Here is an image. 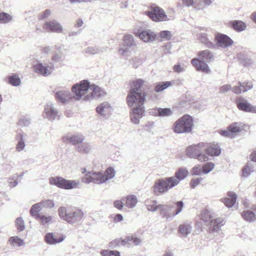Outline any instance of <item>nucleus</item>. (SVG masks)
<instances>
[{
    "label": "nucleus",
    "instance_id": "obj_1",
    "mask_svg": "<svg viewBox=\"0 0 256 256\" xmlns=\"http://www.w3.org/2000/svg\"><path fill=\"white\" fill-rule=\"evenodd\" d=\"M188 174V172L186 170L180 168L175 172L174 176L156 180L153 186L154 194L160 196L168 192L170 190L186 178Z\"/></svg>",
    "mask_w": 256,
    "mask_h": 256
},
{
    "label": "nucleus",
    "instance_id": "obj_2",
    "mask_svg": "<svg viewBox=\"0 0 256 256\" xmlns=\"http://www.w3.org/2000/svg\"><path fill=\"white\" fill-rule=\"evenodd\" d=\"M146 94L142 92H129L127 96L128 105L133 107L130 112V120L134 124H138L144 114V102Z\"/></svg>",
    "mask_w": 256,
    "mask_h": 256
},
{
    "label": "nucleus",
    "instance_id": "obj_3",
    "mask_svg": "<svg viewBox=\"0 0 256 256\" xmlns=\"http://www.w3.org/2000/svg\"><path fill=\"white\" fill-rule=\"evenodd\" d=\"M106 94L104 88L95 84L90 85L87 80L81 81V100L91 101L94 98L104 97Z\"/></svg>",
    "mask_w": 256,
    "mask_h": 256
},
{
    "label": "nucleus",
    "instance_id": "obj_4",
    "mask_svg": "<svg viewBox=\"0 0 256 256\" xmlns=\"http://www.w3.org/2000/svg\"><path fill=\"white\" fill-rule=\"evenodd\" d=\"M86 175V177L82 178L83 182L89 184L90 182H93L97 184H102L113 178L115 176L116 171L112 168L109 167L106 169L104 172H101L93 173L89 172Z\"/></svg>",
    "mask_w": 256,
    "mask_h": 256
},
{
    "label": "nucleus",
    "instance_id": "obj_5",
    "mask_svg": "<svg viewBox=\"0 0 256 256\" xmlns=\"http://www.w3.org/2000/svg\"><path fill=\"white\" fill-rule=\"evenodd\" d=\"M55 96L60 103L68 104L74 100H80V84L77 83L72 88V92L66 90H59Z\"/></svg>",
    "mask_w": 256,
    "mask_h": 256
},
{
    "label": "nucleus",
    "instance_id": "obj_6",
    "mask_svg": "<svg viewBox=\"0 0 256 256\" xmlns=\"http://www.w3.org/2000/svg\"><path fill=\"white\" fill-rule=\"evenodd\" d=\"M193 122L191 116L185 114L174 122V130L176 134L190 132L194 126Z\"/></svg>",
    "mask_w": 256,
    "mask_h": 256
},
{
    "label": "nucleus",
    "instance_id": "obj_7",
    "mask_svg": "<svg viewBox=\"0 0 256 256\" xmlns=\"http://www.w3.org/2000/svg\"><path fill=\"white\" fill-rule=\"evenodd\" d=\"M145 14L156 22L168 21L173 19L172 16L168 17L162 8L155 4L152 5L150 10L146 12Z\"/></svg>",
    "mask_w": 256,
    "mask_h": 256
},
{
    "label": "nucleus",
    "instance_id": "obj_8",
    "mask_svg": "<svg viewBox=\"0 0 256 256\" xmlns=\"http://www.w3.org/2000/svg\"><path fill=\"white\" fill-rule=\"evenodd\" d=\"M50 182L51 184L56 186L59 188L66 190H70L76 188L78 185V182L76 180H66L60 176L50 178Z\"/></svg>",
    "mask_w": 256,
    "mask_h": 256
},
{
    "label": "nucleus",
    "instance_id": "obj_9",
    "mask_svg": "<svg viewBox=\"0 0 256 256\" xmlns=\"http://www.w3.org/2000/svg\"><path fill=\"white\" fill-rule=\"evenodd\" d=\"M124 44L122 48L118 50L120 54L122 56H127L131 50L130 49L136 45L132 35L126 34L123 38Z\"/></svg>",
    "mask_w": 256,
    "mask_h": 256
},
{
    "label": "nucleus",
    "instance_id": "obj_10",
    "mask_svg": "<svg viewBox=\"0 0 256 256\" xmlns=\"http://www.w3.org/2000/svg\"><path fill=\"white\" fill-rule=\"evenodd\" d=\"M33 69L35 72L44 76H50L54 70V66L52 64H43L40 62H34Z\"/></svg>",
    "mask_w": 256,
    "mask_h": 256
},
{
    "label": "nucleus",
    "instance_id": "obj_11",
    "mask_svg": "<svg viewBox=\"0 0 256 256\" xmlns=\"http://www.w3.org/2000/svg\"><path fill=\"white\" fill-rule=\"evenodd\" d=\"M134 34L144 43L152 42L156 40V34L149 29H145L136 32Z\"/></svg>",
    "mask_w": 256,
    "mask_h": 256
},
{
    "label": "nucleus",
    "instance_id": "obj_12",
    "mask_svg": "<svg viewBox=\"0 0 256 256\" xmlns=\"http://www.w3.org/2000/svg\"><path fill=\"white\" fill-rule=\"evenodd\" d=\"M182 4L186 7H192L196 10L202 8L210 6L213 0H180Z\"/></svg>",
    "mask_w": 256,
    "mask_h": 256
},
{
    "label": "nucleus",
    "instance_id": "obj_13",
    "mask_svg": "<svg viewBox=\"0 0 256 256\" xmlns=\"http://www.w3.org/2000/svg\"><path fill=\"white\" fill-rule=\"evenodd\" d=\"M112 110V107L110 103L104 102L98 104L96 108V112L102 118H108L111 115Z\"/></svg>",
    "mask_w": 256,
    "mask_h": 256
},
{
    "label": "nucleus",
    "instance_id": "obj_14",
    "mask_svg": "<svg viewBox=\"0 0 256 256\" xmlns=\"http://www.w3.org/2000/svg\"><path fill=\"white\" fill-rule=\"evenodd\" d=\"M58 116V112L55 106V104L52 102H48L44 106V116L48 120H54Z\"/></svg>",
    "mask_w": 256,
    "mask_h": 256
},
{
    "label": "nucleus",
    "instance_id": "obj_15",
    "mask_svg": "<svg viewBox=\"0 0 256 256\" xmlns=\"http://www.w3.org/2000/svg\"><path fill=\"white\" fill-rule=\"evenodd\" d=\"M206 144L200 142L196 145H192L188 147L186 150V155L191 158H196L198 154L204 150Z\"/></svg>",
    "mask_w": 256,
    "mask_h": 256
},
{
    "label": "nucleus",
    "instance_id": "obj_16",
    "mask_svg": "<svg viewBox=\"0 0 256 256\" xmlns=\"http://www.w3.org/2000/svg\"><path fill=\"white\" fill-rule=\"evenodd\" d=\"M44 242L48 244L54 245L62 242L64 237L54 232H48L44 238Z\"/></svg>",
    "mask_w": 256,
    "mask_h": 256
},
{
    "label": "nucleus",
    "instance_id": "obj_17",
    "mask_svg": "<svg viewBox=\"0 0 256 256\" xmlns=\"http://www.w3.org/2000/svg\"><path fill=\"white\" fill-rule=\"evenodd\" d=\"M44 28L46 30L50 32L61 33L63 30L62 25L54 20L46 22Z\"/></svg>",
    "mask_w": 256,
    "mask_h": 256
},
{
    "label": "nucleus",
    "instance_id": "obj_18",
    "mask_svg": "<svg viewBox=\"0 0 256 256\" xmlns=\"http://www.w3.org/2000/svg\"><path fill=\"white\" fill-rule=\"evenodd\" d=\"M215 38L218 46L224 48L232 46L234 42L230 37L224 34H218Z\"/></svg>",
    "mask_w": 256,
    "mask_h": 256
},
{
    "label": "nucleus",
    "instance_id": "obj_19",
    "mask_svg": "<svg viewBox=\"0 0 256 256\" xmlns=\"http://www.w3.org/2000/svg\"><path fill=\"white\" fill-rule=\"evenodd\" d=\"M224 224L225 221L222 218H218L211 220L208 226L209 232L210 233L218 232Z\"/></svg>",
    "mask_w": 256,
    "mask_h": 256
},
{
    "label": "nucleus",
    "instance_id": "obj_20",
    "mask_svg": "<svg viewBox=\"0 0 256 256\" xmlns=\"http://www.w3.org/2000/svg\"><path fill=\"white\" fill-rule=\"evenodd\" d=\"M192 63L198 71L202 72L206 74L211 72V70L208 64L202 60H200L198 58H195L192 59Z\"/></svg>",
    "mask_w": 256,
    "mask_h": 256
},
{
    "label": "nucleus",
    "instance_id": "obj_21",
    "mask_svg": "<svg viewBox=\"0 0 256 256\" xmlns=\"http://www.w3.org/2000/svg\"><path fill=\"white\" fill-rule=\"evenodd\" d=\"M206 148H204L206 152L211 156H218L221 153V150L218 144L214 143L206 144Z\"/></svg>",
    "mask_w": 256,
    "mask_h": 256
},
{
    "label": "nucleus",
    "instance_id": "obj_22",
    "mask_svg": "<svg viewBox=\"0 0 256 256\" xmlns=\"http://www.w3.org/2000/svg\"><path fill=\"white\" fill-rule=\"evenodd\" d=\"M62 140L66 144H71L76 146L80 142V136L78 134H68L62 137Z\"/></svg>",
    "mask_w": 256,
    "mask_h": 256
},
{
    "label": "nucleus",
    "instance_id": "obj_23",
    "mask_svg": "<svg viewBox=\"0 0 256 256\" xmlns=\"http://www.w3.org/2000/svg\"><path fill=\"white\" fill-rule=\"evenodd\" d=\"M237 106L239 110L246 112L256 113V106H252L250 104L243 100L238 102Z\"/></svg>",
    "mask_w": 256,
    "mask_h": 256
},
{
    "label": "nucleus",
    "instance_id": "obj_24",
    "mask_svg": "<svg viewBox=\"0 0 256 256\" xmlns=\"http://www.w3.org/2000/svg\"><path fill=\"white\" fill-rule=\"evenodd\" d=\"M199 39L200 42L204 44L208 48H214L215 46V44H214L212 40V38L210 36H208L205 32L201 33L199 36Z\"/></svg>",
    "mask_w": 256,
    "mask_h": 256
},
{
    "label": "nucleus",
    "instance_id": "obj_25",
    "mask_svg": "<svg viewBox=\"0 0 256 256\" xmlns=\"http://www.w3.org/2000/svg\"><path fill=\"white\" fill-rule=\"evenodd\" d=\"M80 216V210L78 208H74L66 219V222L70 224H74L78 221Z\"/></svg>",
    "mask_w": 256,
    "mask_h": 256
},
{
    "label": "nucleus",
    "instance_id": "obj_26",
    "mask_svg": "<svg viewBox=\"0 0 256 256\" xmlns=\"http://www.w3.org/2000/svg\"><path fill=\"white\" fill-rule=\"evenodd\" d=\"M26 134L22 132H19L16 135V139L18 140V142L16 146V151L20 152L22 151L25 148L26 144L24 140Z\"/></svg>",
    "mask_w": 256,
    "mask_h": 256
},
{
    "label": "nucleus",
    "instance_id": "obj_27",
    "mask_svg": "<svg viewBox=\"0 0 256 256\" xmlns=\"http://www.w3.org/2000/svg\"><path fill=\"white\" fill-rule=\"evenodd\" d=\"M108 48L107 47H99L98 46H93L87 48L84 52L86 54L90 55H94L100 54L106 52Z\"/></svg>",
    "mask_w": 256,
    "mask_h": 256
},
{
    "label": "nucleus",
    "instance_id": "obj_28",
    "mask_svg": "<svg viewBox=\"0 0 256 256\" xmlns=\"http://www.w3.org/2000/svg\"><path fill=\"white\" fill-rule=\"evenodd\" d=\"M198 58L200 60L204 62H210L214 60V56L208 50H204L199 52Z\"/></svg>",
    "mask_w": 256,
    "mask_h": 256
},
{
    "label": "nucleus",
    "instance_id": "obj_29",
    "mask_svg": "<svg viewBox=\"0 0 256 256\" xmlns=\"http://www.w3.org/2000/svg\"><path fill=\"white\" fill-rule=\"evenodd\" d=\"M125 202V206L129 208L135 207L138 203V199L134 195H128L122 199Z\"/></svg>",
    "mask_w": 256,
    "mask_h": 256
},
{
    "label": "nucleus",
    "instance_id": "obj_30",
    "mask_svg": "<svg viewBox=\"0 0 256 256\" xmlns=\"http://www.w3.org/2000/svg\"><path fill=\"white\" fill-rule=\"evenodd\" d=\"M236 198V195L235 193L229 192L228 197L224 198L222 202L226 206L231 208L235 204Z\"/></svg>",
    "mask_w": 256,
    "mask_h": 256
},
{
    "label": "nucleus",
    "instance_id": "obj_31",
    "mask_svg": "<svg viewBox=\"0 0 256 256\" xmlns=\"http://www.w3.org/2000/svg\"><path fill=\"white\" fill-rule=\"evenodd\" d=\"M144 81L142 79H138L132 81L130 84V89L129 92H140V88L144 85Z\"/></svg>",
    "mask_w": 256,
    "mask_h": 256
},
{
    "label": "nucleus",
    "instance_id": "obj_32",
    "mask_svg": "<svg viewBox=\"0 0 256 256\" xmlns=\"http://www.w3.org/2000/svg\"><path fill=\"white\" fill-rule=\"evenodd\" d=\"M42 209V208L40 202L36 203L32 206L30 210V214L35 219H38L40 215L42 214V213H40Z\"/></svg>",
    "mask_w": 256,
    "mask_h": 256
},
{
    "label": "nucleus",
    "instance_id": "obj_33",
    "mask_svg": "<svg viewBox=\"0 0 256 256\" xmlns=\"http://www.w3.org/2000/svg\"><path fill=\"white\" fill-rule=\"evenodd\" d=\"M192 226L190 224L184 223L179 226L178 231L182 234V236L186 238L191 232Z\"/></svg>",
    "mask_w": 256,
    "mask_h": 256
},
{
    "label": "nucleus",
    "instance_id": "obj_34",
    "mask_svg": "<svg viewBox=\"0 0 256 256\" xmlns=\"http://www.w3.org/2000/svg\"><path fill=\"white\" fill-rule=\"evenodd\" d=\"M232 28L237 32H242L246 28V24L241 20H234L230 22Z\"/></svg>",
    "mask_w": 256,
    "mask_h": 256
},
{
    "label": "nucleus",
    "instance_id": "obj_35",
    "mask_svg": "<svg viewBox=\"0 0 256 256\" xmlns=\"http://www.w3.org/2000/svg\"><path fill=\"white\" fill-rule=\"evenodd\" d=\"M244 124L240 122H235L231 124L229 126V130L233 133L240 132L244 128Z\"/></svg>",
    "mask_w": 256,
    "mask_h": 256
},
{
    "label": "nucleus",
    "instance_id": "obj_36",
    "mask_svg": "<svg viewBox=\"0 0 256 256\" xmlns=\"http://www.w3.org/2000/svg\"><path fill=\"white\" fill-rule=\"evenodd\" d=\"M40 224L44 226H48L52 222V217L49 215H44L42 214L38 217Z\"/></svg>",
    "mask_w": 256,
    "mask_h": 256
},
{
    "label": "nucleus",
    "instance_id": "obj_37",
    "mask_svg": "<svg viewBox=\"0 0 256 256\" xmlns=\"http://www.w3.org/2000/svg\"><path fill=\"white\" fill-rule=\"evenodd\" d=\"M242 216L243 218L248 222H252L256 220V214L250 210H244L242 214Z\"/></svg>",
    "mask_w": 256,
    "mask_h": 256
},
{
    "label": "nucleus",
    "instance_id": "obj_38",
    "mask_svg": "<svg viewBox=\"0 0 256 256\" xmlns=\"http://www.w3.org/2000/svg\"><path fill=\"white\" fill-rule=\"evenodd\" d=\"M254 162H248L246 166L243 168V176L248 177L254 170L256 164H254Z\"/></svg>",
    "mask_w": 256,
    "mask_h": 256
},
{
    "label": "nucleus",
    "instance_id": "obj_39",
    "mask_svg": "<svg viewBox=\"0 0 256 256\" xmlns=\"http://www.w3.org/2000/svg\"><path fill=\"white\" fill-rule=\"evenodd\" d=\"M145 204L148 211L154 212L158 209V205H157L156 200H148L145 202Z\"/></svg>",
    "mask_w": 256,
    "mask_h": 256
},
{
    "label": "nucleus",
    "instance_id": "obj_40",
    "mask_svg": "<svg viewBox=\"0 0 256 256\" xmlns=\"http://www.w3.org/2000/svg\"><path fill=\"white\" fill-rule=\"evenodd\" d=\"M8 242L13 246H21L24 244V240L16 236L10 238Z\"/></svg>",
    "mask_w": 256,
    "mask_h": 256
},
{
    "label": "nucleus",
    "instance_id": "obj_41",
    "mask_svg": "<svg viewBox=\"0 0 256 256\" xmlns=\"http://www.w3.org/2000/svg\"><path fill=\"white\" fill-rule=\"evenodd\" d=\"M171 206L166 204H158V209L160 210V214L164 218L169 217L168 214V211L170 210Z\"/></svg>",
    "mask_w": 256,
    "mask_h": 256
},
{
    "label": "nucleus",
    "instance_id": "obj_42",
    "mask_svg": "<svg viewBox=\"0 0 256 256\" xmlns=\"http://www.w3.org/2000/svg\"><path fill=\"white\" fill-rule=\"evenodd\" d=\"M8 80L9 83L15 86H18L21 84L19 76L15 74L10 76Z\"/></svg>",
    "mask_w": 256,
    "mask_h": 256
},
{
    "label": "nucleus",
    "instance_id": "obj_43",
    "mask_svg": "<svg viewBox=\"0 0 256 256\" xmlns=\"http://www.w3.org/2000/svg\"><path fill=\"white\" fill-rule=\"evenodd\" d=\"M170 84L171 83L170 82H158L156 84L154 88V90L156 92H160L166 89L167 88L170 86Z\"/></svg>",
    "mask_w": 256,
    "mask_h": 256
},
{
    "label": "nucleus",
    "instance_id": "obj_44",
    "mask_svg": "<svg viewBox=\"0 0 256 256\" xmlns=\"http://www.w3.org/2000/svg\"><path fill=\"white\" fill-rule=\"evenodd\" d=\"M12 20V16L10 14L4 12L0 13V24H6Z\"/></svg>",
    "mask_w": 256,
    "mask_h": 256
},
{
    "label": "nucleus",
    "instance_id": "obj_45",
    "mask_svg": "<svg viewBox=\"0 0 256 256\" xmlns=\"http://www.w3.org/2000/svg\"><path fill=\"white\" fill-rule=\"evenodd\" d=\"M159 116L160 117H168L171 116L173 112L170 108H159Z\"/></svg>",
    "mask_w": 256,
    "mask_h": 256
},
{
    "label": "nucleus",
    "instance_id": "obj_46",
    "mask_svg": "<svg viewBox=\"0 0 256 256\" xmlns=\"http://www.w3.org/2000/svg\"><path fill=\"white\" fill-rule=\"evenodd\" d=\"M238 58L244 66H249L252 64V60L246 56H243L240 54H238Z\"/></svg>",
    "mask_w": 256,
    "mask_h": 256
},
{
    "label": "nucleus",
    "instance_id": "obj_47",
    "mask_svg": "<svg viewBox=\"0 0 256 256\" xmlns=\"http://www.w3.org/2000/svg\"><path fill=\"white\" fill-rule=\"evenodd\" d=\"M40 204L43 208H52L54 206L55 204L52 200H44L40 202Z\"/></svg>",
    "mask_w": 256,
    "mask_h": 256
},
{
    "label": "nucleus",
    "instance_id": "obj_48",
    "mask_svg": "<svg viewBox=\"0 0 256 256\" xmlns=\"http://www.w3.org/2000/svg\"><path fill=\"white\" fill-rule=\"evenodd\" d=\"M159 37L162 40H170L172 37V34L170 31L162 30L158 34Z\"/></svg>",
    "mask_w": 256,
    "mask_h": 256
},
{
    "label": "nucleus",
    "instance_id": "obj_49",
    "mask_svg": "<svg viewBox=\"0 0 256 256\" xmlns=\"http://www.w3.org/2000/svg\"><path fill=\"white\" fill-rule=\"evenodd\" d=\"M16 226L17 228V230L19 232H22L25 229V225L24 220L23 219L20 217L16 219Z\"/></svg>",
    "mask_w": 256,
    "mask_h": 256
},
{
    "label": "nucleus",
    "instance_id": "obj_50",
    "mask_svg": "<svg viewBox=\"0 0 256 256\" xmlns=\"http://www.w3.org/2000/svg\"><path fill=\"white\" fill-rule=\"evenodd\" d=\"M100 254L102 256H120V252L117 250H102Z\"/></svg>",
    "mask_w": 256,
    "mask_h": 256
},
{
    "label": "nucleus",
    "instance_id": "obj_51",
    "mask_svg": "<svg viewBox=\"0 0 256 256\" xmlns=\"http://www.w3.org/2000/svg\"><path fill=\"white\" fill-rule=\"evenodd\" d=\"M58 214L61 219L66 221V219L68 216V213L66 212V208L64 206H60L58 210Z\"/></svg>",
    "mask_w": 256,
    "mask_h": 256
},
{
    "label": "nucleus",
    "instance_id": "obj_52",
    "mask_svg": "<svg viewBox=\"0 0 256 256\" xmlns=\"http://www.w3.org/2000/svg\"><path fill=\"white\" fill-rule=\"evenodd\" d=\"M30 123V120L29 118L27 116H22L21 117L18 122V126H27Z\"/></svg>",
    "mask_w": 256,
    "mask_h": 256
},
{
    "label": "nucleus",
    "instance_id": "obj_53",
    "mask_svg": "<svg viewBox=\"0 0 256 256\" xmlns=\"http://www.w3.org/2000/svg\"><path fill=\"white\" fill-rule=\"evenodd\" d=\"M214 167V164L212 162H208L205 164L202 168V173L207 174L211 172Z\"/></svg>",
    "mask_w": 256,
    "mask_h": 256
},
{
    "label": "nucleus",
    "instance_id": "obj_54",
    "mask_svg": "<svg viewBox=\"0 0 256 256\" xmlns=\"http://www.w3.org/2000/svg\"><path fill=\"white\" fill-rule=\"evenodd\" d=\"M242 88H244V83L238 82V85L232 88V90L234 94H240L243 92Z\"/></svg>",
    "mask_w": 256,
    "mask_h": 256
},
{
    "label": "nucleus",
    "instance_id": "obj_55",
    "mask_svg": "<svg viewBox=\"0 0 256 256\" xmlns=\"http://www.w3.org/2000/svg\"><path fill=\"white\" fill-rule=\"evenodd\" d=\"M132 240V236H128L124 239H122L121 242V246H131V242Z\"/></svg>",
    "mask_w": 256,
    "mask_h": 256
},
{
    "label": "nucleus",
    "instance_id": "obj_56",
    "mask_svg": "<svg viewBox=\"0 0 256 256\" xmlns=\"http://www.w3.org/2000/svg\"><path fill=\"white\" fill-rule=\"evenodd\" d=\"M211 217L210 212L207 210H204L201 214V218L204 222H208Z\"/></svg>",
    "mask_w": 256,
    "mask_h": 256
},
{
    "label": "nucleus",
    "instance_id": "obj_57",
    "mask_svg": "<svg viewBox=\"0 0 256 256\" xmlns=\"http://www.w3.org/2000/svg\"><path fill=\"white\" fill-rule=\"evenodd\" d=\"M190 172L192 175L199 176L202 172V169L200 166H196L192 169Z\"/></svg>",
    "mask_w": 256,
    "mask_h": 256
},
{
    "label": "nucleus",
    "instance_id": "obj_58",
    "mask_svg": "<svg viewBox=\"0 0 256 256\" xmlns=\"http://www.w3.org/2000/svg\"><path fill=\"white\" fill-rule=\"evenodd\" d=\"M232 87L230 84H224L219 88V92L220 94H224L232 90Z\"/></svg>",
    "mask_w": 256,
    "mask_h": 256
},
{
    "label": "nucleus",
    "instance_id": "obj_59",
    "mask_svg": "<svg viewBox=\"0 0 256 256\" xmlns=\"http://www.w3.org/2000/svg\"><path fill=\"white\" fill-rule=\"evenodd\" d=\"M92 148L91 145L88 143L84 142L81 144V150H82L86 154L88 153L91 150Z\"/></svg>",
    "mask_w": 256,
    "mask_h": 256
},
{
    "label": "nucleus",
    "instance_id": "obj_60",
    "mask_svg": "<svg viewBox=\"0 0 256 256\" xmlns=\"http://www.w3.org/2000/svg\"><path fill=\"white\" fill-rule=\"evenodd\" d=\"M202 180V178H198L195 179H192L190 182V186L192 188L196 187Z\"/></svg>",
    "mask_w": 256,
    "mask_h": 256
},
{
    "label": "nucleus",
    "instance_id": "obj_61",
    "mask_svg": "<svg viewBox=\"0 0 256 256\" xmlns=\"http://www.w3.org/2000/svg\"><path fill=\"white\" fill-rule=\"evenodd\" d=\"M176 210L175 212V215H176L182 211L184 207V202L182 201L177 202H176Z\"/></svg>",
    "mask_w": 256,
    "mask_h": 256
},
{
    "label": "nucleus",
    "instance_id": "obj_62",
    "mask_svg": "<svg viewBox=\"0 0 256 256\" xmlns=\"http://www.w3.org/2000/svg\"><path fill=\"white\" fill-rule=\"evenodd\" d=\"M199 161L203 162H206L208 160V158L205 154H202V152H200L196 157Z\"/></svg>",
    "mask_w": 256,
    "mask_h": 256
},
{
    "label": "nucleus",
    "instance_id": "obj_63",
    "mask_svg": "<svg viewBox=\"0 0 256 256\" xmlns=\"http://www.w3.org/2000/svg\"><path fill=\"white\" fill-rule=\"evenodd\" d=\"M142 60L138 57H135L132 60V64L133 67L138 68L142 64Z\"/></svg>",
    "mask_w": 256,
    "mask_h": 256
},
{
    "label": "nucleus",
    "instance_id": "obj_64",
    "mask_svg": "<svg viewBox=\"0 0 256 256\" xmlns=\"http://www.w3.org/2000/svg\"><path fill=\"white\" fill-rule=\"evenodd\" d=\"M124 202L123 201L120 200H116L114 203V206L116 208H117L118 210H122L124 206Z\"/></svg>",
    "mask_w": 256,
    "mask_h": 256
}]
</instances>
